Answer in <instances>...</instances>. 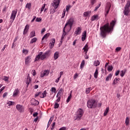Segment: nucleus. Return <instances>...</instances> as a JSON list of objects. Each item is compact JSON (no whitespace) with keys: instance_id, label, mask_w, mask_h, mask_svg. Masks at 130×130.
<instances>
[{"instance_id":"obj_23","label":"nucleus","mask_w":130,"mask_h":130,"mask_svg":"<svg viewBox=\"0 0 130 130\" xmlns=\"http://www.w3.org/2000/svg\"><path fill=\"white\" fill-rule=\"evenodd\" d=\"M95 20H98V15H94L93 16H92L91 21H95Z\"/></svg>"},{"instance_id":"obj_42","label":"nucleus","mask_w":130,"mask_h":130,"mask_svg":"<svg viewBox=\"0 0 130 130\" xmlns=\"http://www.w3.org/2000/svg\"><path fill=\"white\" fill-rule=\"evenodd\" d=\"M89 15H90V12H85L83 14L84 17H88Z\"/></svg>"},{"instance_id":"obj_49","label":"nucleus","mask_w":130,"mask_h":130,"mask_svg":"<svg viewBox=\"0 0 130 130\" xmlns=\"http://www.w3.org/2000/svg\"><path fill=\"white\" fill-rule=\"evenodd\" d=\"M45 6L46 4H44L43 6L42 7L41 9V13H42V12H43V11L44 10V9H45Z\"/></svg>"},{"instance_id":"obj_56","label":"nucleus","mask_w":130,"mask_h":130,"mask_svg":"<svg viewBox=\"0 0 130 130\" xmlns=\"http://www.w3.org/2000/svg\"><path fill=\"white\" fill-rule=\"evenodd\" d=\"M42 20V19L41 18L37 17L36 19V22H41Z\"/></svg>"},{"instance_id":"obj_22","label":"nucleus","mask_w":130,"mask_h":130,"mask_svg":"<svg viewBox=\"0 0 130 130\" xmlns=\"http://www.w3.org/2000/svg\"><path fill=\"white\" fill-rule=\"evenodd\" d=\"M59 53L58 52H56L54 54V59L56 60V59H57L58 56H59Z\"/></svg>"},{"instance_id":"obj_63","label":"nucleus","mask_w":130,"mask_h":130,"mask_svg":"<svg viewBox=\"0 0 130 130\" xmlns=\"http://www.w3.org/2000/svg\"><path fill=\"white\" fill-rule=\"evenodd\" d=\"M51 121H52V119H51V118H50V119L48 123V125H50V123H51Z\"/></svg>"},{"instance_id":"obj_57","label":"nucleus","mask_w":130,"mask_h":130,"mask_svg":"<svg viewBox=\"0 0 130 130\" xmlns=\"http://www.w3.org/2000/svg\"><path fill=\"white\" fill-rule=\"evenodd\" d=\"M90 3H91V4L92 5V6H93L94 5V4H95V3H96V0H90Z\"/></svg>"},{"instance_id":"obj_59","label":"nucleus","mask_w":130,"mask_h":130,"mask_svg":"<svg viewBox=\"0 0 130 130\" xmlns=\"http://www.w3.org/2000/svg\"><path fill=\"white\" fill-rule=\"evenodd\" d=\"M7 46H8V45H4V47L3 48V49L1 50V51L3 52V51H4L5 50V49H6V47H7Z\"/></svg>"},{"instance_id":"obj_60","label":"nucleus","mask_w":130,"mask_h":130,"mask_svg":"<svg viewBox=\"0 0 130 130\" xmlns=\"http://www.w3.org/2000/svg\"><path fill=\"white\" fill-rule=\"evenodd\" d=\"M57 99L56 100L57 102H59V101H60V96L59 95L58 96V97H57Z\"/></svg>"},{"instance_id":"obj_10","label":"nucleus","mask_w":130,"mask_h":130,"mask_svg":"<svg viewBox=\"0 0 130 130\" xmlns=\"http://www.w3.org/2000/svg\"><path fill=\"white\" fill-rule=\"evenodd\" d=\"M82 32V28L80 27H78L74 32V35L77 36V35H80Z\"/></svg>"},{"instance_id":"obj_20","label":"nucleus","mask_w":130,"mask_h":130,"mask_svg":"<svg viewBox=\"0 0 130 130\" xmlns=\"http://www.w3.org/2000/svg\"><path fill=\"white\" fill-rule=\"evenodd\" d=\"M31 81H32V79L30 77L28 76L26 80V84L27 85V86H29V84L31 83Z\"/></svg>"},{"instance_id":"obj_2","label":"nucleus","mask_w":130,"mask_h":130,"mask_svg":"<svg viewBox=\"0 0 130 130\" xmlns=\"http://www.w3.org/2000/svg\"><path fill=\"white\" fill-rule=\"evenodd\" d=\"M50 52V50H48L44 54L42 52H40L36 57L35 61H39L40 59H41V60H43V59H45V58H46V57L49 56Z\"/></svg>"},{"instance_id":"obj_45","label":"nucleus","mask_w":130,"mask_h":130,"mask_svg":"<svg viewBox=\"0 0 130 130\" xmlns=\"http://www.w3.org/2000/svg\"><path fill=\"white\" fill-rule=\"evenodd\" d=\"M118 80H119V78H115L113 82V84L115 85V84H117V81H118Z\"/></svg>"},{"instance_id":"obj_25","label":"nucleus","mask_w":130,"mask_h":130,"mask_svg":"<svg viewBox=\"0 0 130 130\" xmlns=\"http://www.w3.org/2000/svg\"><path fill=\"white\" fill-rule=\"evenodd\" d=\"M91 90H92V87H88L86 89L85 93L86 94H89V93H90V92H91Z\"/></svg>"},{"instance_id":"obj_6","label":"nucleus","mask_w":130,"mask_h":130,"mask_svg":"<svg viewBox=\"0 0 130 130\" xmlns=\"http://www.w3.org/2000/svg\"><path fill=\"white\" fill-rule=\"evenodd\" d=\"M110 8H111V3H110V2H108L106 5L105 8L106 13L105 14V15L106 16L108 15V13H109V11L110 10Z\"/></svg>"},{"instance_id":"obj_29","label":"nucleus","mask_w":130,"mask_h":130,"mask_svg":"<svg viewBox=\"0 0 130 130\" xmlns=\"http://www.w3.org/2000/svg\"><path fill=\"white\" fill-rule=\"evenodd\" d=\"M124 75H125V70L121 71L120 76L122 78Z\"/></svg>"},{"instance_id":"obj_34","label":"nucleus","mask_w":130,"mask_h":130,"mask_svg":"<svg viewBox=\"0 0 130 130\" xmlns=\"http://www.w3.org/2000/svg\"><path fill=\"white\" fill-rule=\"evenodd\" d=\"M112 77V74H110L108 76V77L106 78V81H109V80H110Z\"/></svg>"},{"instance_id":"obj_1","label":"nucleus","mask_w":130,"mask_h":130,"mask_svg":"<svg viewBox=\"0 0 130 130\" xmlns=\"http://www.w3.org/2000/svg\"><path fill=\"white\" fill-rule=\"evenodd\" d=\"M115 25V21L114 20L112 21V22L110 23H106L104 26L101 27V35L104 38L106 37V33H110L111 31L113 30V27Z\"/></svg>"},{"instance_id":"obj_8","label":"nucleus","mask_w":130,"mask_h":130,"mask_svg":"<svg viewBox=\"0 0 130 130\" xmlns=\"http://www.w3.org/2000/svg\"><path fill=\"white\" fill-rule=\"evenodd\" d=\"M59 2L60 0H53V3L51 4V6L55 7V9H57L58 6H59Z\"/></svg>"},{"instance_id":"obj_35","label":"nucleus","mask_w":130,"mask_h":130,"mask_svg":"<svg viewBox=\"0 0 130 130\" xmlns=\"http://www.w3.org/2000/svg\"><path fill=\"white\" fill-rule=\"evenodd\" d=\"M37 41V38H34L30 42V43L31 44L35 43V42H36Z\"/></svg>"},{"instance_id":"obj_54","label":"nucleus","mask_w":130,"mask_h":130,"mask_svg":"<svg viewBox=\"0 0 130 130\" xmlns=\"http://www.w3.org/2000/svg\"><path fill=\"white\" fill-rule=\"evenodd\" d=\"M100 6H101V4H99L98 6L95 7V8L94 9V11L95 12L96 11H97V10H98V9H99V8H100Z\"/></svg>"},{"instance_id":"obj_27","label":"nucleus","mask_w":130,"mask_h":130,"mask_svg":"<svg viewBox=\"0 0 130 130\" xmlns=\"http://www.w3.org/2000/svg\"><path fill=\"white\" fill-rule=\"evenodd\" d=\"M100 64V61H99L98 60H96V61H94L93 63V66L94 67H98Z\"/></svg>"},{"instance_id":"obj_15","label":"nucleus","mask_w":130,"mask_h":130,"mask_svg":"<svg viewBox=\"0 0 130 130\" xmlns=\"http://www.w3.org/2000/svg\"><path fill=\"white\" fill-rule=\"evenodd\" d=\"M56 9L55 8V7H53L52 6H51L50 7V14H54V13H55L56 11Z\"/></svg>"},{"instance_id":"obj_47","label":"nucleus","mask_w":130,"mask_h":130,"mask_svg":"<svg viewBox=\"0 0 130 130\" xmlns=\"http://www.w3.org/2000/svg\"><path fill=\"white\" fill-rule=\"evenodd\" d=\"M3 80L5 81V82H9V77L4 76Z\"/></svg>"},{"instance_id":"obj_18","label":"nucleus","mask_w":130,"mask_h":130,"mask_svg":"<svg viewBox=\"0 0 130 130\" xmlns=\"http://www.w3.org/2000/svg\"><path fill=\"white\" fill-rule=\"evenodd\" d=\"M46 95H47V92H46V90H45L42 93L41 92L40 98H45V97H46Z\"/></svg>"},{"instance_id":"obj_48","label":"nucleus","mask_w":130,"mask_h":130,"mask_svg":"<svg viewBox=\"0 0 130 130\" xmlns=\"http://www.w3.org/2000/svg\"><path fill=\"white\" fill-rule=\"evenodd\" d=\"M51 91L52 93H55V92H56V89L55 87H52Z\"/></svg>"},{"instance_id":"obj_52","label":"nucleus","mask_w":130,"mask_h":130,"mask_svg":"<svg viewBox=\"0 0 130 130\" xmlns=\"http://www.w3.org/2000/svg\"><path fill=\"white\" fill-rule=\"evenodd\" d=\"M40 94H41V92H38V93H36L35 95V98H36V97H38V96H40Z\"/></svg>"},{"instance_id":"obj_58","label":"nucleus","mask_w":130,"mask_h":130,"mask_svg":"<svg viewBox=\"0 0 130 130\" xmlns=\"http://www.w3.org/2000/svg\"><path fill=\"white\" fill-rule=\"evenodd\" d=\"M6 88V86H3L2 88L0 89V94L5 90V88Z\"/></svg>"},{"instance_id":"obj_16","label":"nucleus","mask_w":130,"mask_h":130,"mask_svg":"<svg viewBox=\"0 0 130 130\" xmlns=\"http://www.w3.org/2000/svg\"><path fill=\"white\" fill-rule=\"evenodd\" d=\"M28 30H29V25L27 24L24 28V29L23 30V35H26L27 34V32H28Z\"/></svg>"},{"instance_id":"obj_62","label":"nucleus","mask_w":130,"mask_h":130,"mask_svg":"<svg viewBox=\"0 0 130 130\" xmlns=\"http://www.w3.org/2000/svg\"><path fill=\"white\" fill-rule=\"evenodd\" d=\"M8 96V92H5L3 94V98H5V97H7Z\"/></svg>"},{"instance_id":"obj_38","label":"nucleus","mask_w":130,"mask_h":130,"mask_svg":"<svg viewBox=\"0 0 130 130\" xmlns=\"http://www.w3.org/2000/svg\"><path fill=\"white\" fill-rule=\"evenodd\" d=\"M29 52V51L28 50H26L25 49H23L22 50V53H24L25 55L28 54V53Z\"/></svg>"},{"instance_id":"obj_51","label":"nucleus","mask_w":130,"mask_h":130,"mask_svg":"<svg viewBox=\"0 0 130 130\" xmlns=\"http://www.w3.org/2000/svg\"><path fill=\"white\" fill-rule=\"evenodd\" d=\"M58 107H59V105L57 103H55L54 104V108L56 109V108H58Z\"/></svg>"},{"instance_id":"obj_12","label":"nucleus","mask_w":130,"mask_h":130,"mask_svg":"<svg viewBox=\"0 0 130 130\" xmlns=\"http://www.w3.org/2000/svg\"><path fill=\"white\" fill-rule=\"evenodd\" d=\"M31 103L32 104V105H35V106L39 105V102H38V101L35 100V99H31Z\"/></svg>"},{"instance_id":"obj_61","label":"nucleus","mask_w":130,"mask_h":130,"mask_svg":"<svg viewBox=\"0 0 130 130\" xmlns=\"http://www.w3.org/2000/svg\"><path fill=\"white\" fill-rule=\"evenodd\" d=\"M120 72V71H119V70L117 71L115 74V76H118V75H119Z\"/></svg>"},{"instance_id":"obj_39","label":"nucleus","mask_w":130,"mask_h":130,"mask_svg":"<svg viewBox=\"0 0 130 130\" xmlns=\"http://www.w3.org/2000/svg\"><path fill=\"white\" fill-rule=\"evenodd\" d=\"M7 104L9 105V106H12V105H14L15 104V103L12 101H8L7 102Z\"/></svg>"},{"instance_id":"obj_43","label":"nucleus","mask_w":130,"mask_h":130,"mask_svg":"<svg viewBox=\"0 0 130 130\" xmlns=\"http://www.w3.org/2000/svg\"><path fill=\"white\" fill-rule=\"evenodd\" d=\"M84 66H85V60H83L80 65L81 69H83Z\"/></svg>"},{"instance_id":"obj_24","label":"nucleus","mask_w":130,"mask_h":130,"mask_svg":"<svg viewBox=\"0 0 130 130\" xmlns=\"http://www.w3.org/2000/svg\"><path fill=\"white\" fill-rule=\"evenodd\" d=\"M88 44H86L84 48H83V50H84V52H85L86 54H87V52H88Z\"/></svg>"},{"instance_id":"obj_36","label":"nucleus","mask_w":130,"mask_h":130,"mask_svg":"<svg viewBox=\"0 0 130 130\" xmlns=\"http://www.w3.org/2000/svg\"><path fill=\"white\" fill-rule=\"evenodd\" d=\"M71 99H72V93H71L70 95L67 98V103H69V102H70V101H71Z\"/></svg>"},{"instance_id":"obj_55","label":"nucleus","mask_w":130,"mask_h":130,"mask_svg":"<svg viewBox=\"0 0 130 130\" xmlns=\"http://www.w3.org/2000/svg\"><path fill=\"white\" fill-rule=\"evenodd\" d=\"M116 51H120L121 50V47H118L115 49Z\"/></svg>"},{"instance_id":"obj_44","label":"nucleus","mask_w":130,"mask_h":130,"mask_svg":"<svg viewBox=\"0 0 130 130\" xmlns=\"http://www.w3.org/2000/svg\"><path fill=\"white\" fill-rule=\"evenodd\" d=\"M71 8H72V6H71V5H68L66 7V11L69 12V11H70V10L71 9Z\"/></svg>"},{"instance_id":"obj_30","label":"nucleus","mask_w":130,"mask_h":130,"mask_svg":"<svg viewBox=\"0 0 130 130\" xmlns=\"http://www.w3.org/2000/svg\"><path fill=\"white\" fill-rule=\"evenodd\" d=\"M125 123L126 125H128V123H129V118H128V117H126Z\"/></svg>"},{"instance_id":"obj_32","label":"nucleus","mask_w":130,"mask_h":130,"mask_svg":"<svg viewBox=\"0 0 130 130\" xmlns=\"http://www.w3.org/2000/svg\"><path fill=\"white\" fill-rule=\"evenodd\" d=\"M130 7V0H128L126 4L125 5L124 8H127L128 9H129Z\"/></svg>"},{"instance_id":"obj_50","label":"nucleus","mask_w":130,"mask_h":130,"mask_svg":"<svg viewBox=\"0 0 130 130\" xmlns=\"http://www.w3.org/2000/svg\"><path fill=\"white\" fill-rule=\"evenodd\" d=\"M112 70H113V67L112 66H109L108 68V71H109V72H111V71H112Z\"/></svg>"},{"instance_id":"obj_11","label":"nucleus","mask_w":130,"mask_h":130,"mask_svg":"<svg viewBox=\"0 0 130 130\" xmlns=\"http://www.w3.org/2000/svg\"><path fill=\"white\" fill-rule=\"evenodd\" d=\"M129 12H130L129 8H127L124 7V10L123 13L124 15H125V16H128V14H129Z\"/></svg>"},{"instance_id":"obj_3","label":"nucleus","mask_w":130,"mask_h":130,"mask_svg":"<svg viewBox=\"0 0 130 130\" xmlns=\"http://www.w3.org/2000/svg\"><path fill=\"white\" fill-rule=\"evenodd\" d=\"M87 106L88 108H96L97 107V102L94 99H91L88 101Z\"/></svg>"},{"instance_id":"obj_31","label":"nucleus","mask_w":130,"mask_h":130,"mask_svg":"<svg viewBox=\"0 0 130 130\" xmlns=\"http://www.w3.org/2000/svg\"><path fill=\"white\" fill-rule=\"evenodd\" d=\"M25 8L26 9H28V10H30V9H31V3H27L26 4V6H25Z\"/></svg>"},{"instance_id":"obj_64","label":"nucleus","mask_w":130,"mask_h":130,"mask_svg":"<svg viewBox=\"0 0 130 130\" xmlns=\"http://www.w3.org/2000/svg\"><path fill=\"white\" fill-rule=\"evenodd\" d=\"M66 129H67V128H66V127H62L59 130H66Z\"/></svg>"},{"instance_id":"obj_41","label":"nucleus","mask_w":130,"mask_h":130,"mask_svg":"<svg viewBox=\"0 0 130 130\" xmlns=\"http://www.w3.org/2000/svg\"><path fill=\"white\" fill-rule=\"evenodd\" d=\"M61 92H62V88H60L59 90L58 91L56 97H58L60 94H61Z\"/></svg>"},{"instance_id":"obj_19","label":"nucleus","mask_w":130,"mask_h":130,"mask_svg":"<svg viewBox=\"0 0 130 130\" xmlns=\"http://www.w3.org/2000/svg\"><path fill=\"white\" fill-rule=\"evenodd\" d=\"M99 71V68H96L95 69V71L94 73V77L95 78V79H97V78H98Z\"/></svg>"},{"instance_id":"obj_26","label":"nucleus","mask_w":130,"mask_h":130,"mask_svg":"<svg viewBox=\"0 0 130 130\" xmlns=\"http://www.w3.org/2000/svg\"><path fill=\"white\" fill-rule=\"evenodd\" d=\"M49 36V34L47 33L46 34H45L43 38L42 39V41H43V40H44V39H47V38H48V37Z\"/></svg>"},{"instance_id":"obj_4","label":"nucleus","mask_w":130,"mask_h":130,"mask_svg":"<svg viewBox=\"0 0 130 130\" xmlns=\"http://www.w3.org/2000/svg\"><path fill=\"white\" fill-rule=\"evenodd\" d=\"M83 115H84V111L83 110V109L79 108L76 112L75 120H81V119H82V117L83 116Z\"/></svg>"},{"instance_id":"obj_17","label":"nucleus","mask_w":130,"mask_h":130,"mask_svg":"<svg viewBox=\"0 0 130 130\" xmlns=\"http://www.w3.org/2000/svg\"><path fill=\"white\" fill-rule=\"evenodd\" d=\"M54 43H55V39L53 38L51 40L50 43V44H51L50 48H53V46H54Z\"/></svg>"},{"instance_id":"obj_7","label":"nucleus","mask_w":130,"mask_h":130,"mask_svg":"<svg viewBox=\"0 0 130 130\" xmlns=\"http://www.w3.org/2000/svg\"><path fill=\"white\" fill-rule=\"evenodd\" d=\"M17 13H18V10L17 9L12 11L10 19L12 20V22H14V20L16 18V15H17Z\"/></svg>"},{"instance_id":"obj_46","label":"nucleus","mask_w":130,"mask_h":130,"mask_svg":"<svg viewBox=\"0 0 130 130\" xmlns=\"http://www.w3.org/2000/svg\"><path fill=\"white\" fill-rule=\"evenodd\" d=\"M64 16H66V9L63 10V12L62 14L61 19H63L64 18Z\"/></svg>"},{"instance_id":"obj_13","label":"nucleus","mask_w":130,"mask_h":130,"mask_svg":"<svg viewBox=\"0 0 130 130\" xmlns=\"http://www.w3.org/2000/svg\"><path fill=\"white\" fill-rule=\"evenodd\" d=\"M30 60H31V56H27L25 58V64H28L29 62H30Z\"/></svg>"},{"instance_id":"obj_21","label":"nucleus","mask_w":130,"mask_h":130,"mask_svg":"<svg viewBox=\"0 0 130 130\" xmlns=\"http://www.w3.org/2000/svg\"><path fill=\"white\" fill-rule=\"evenodd\" d=\"M18 94H19V89H15L13 92V96L16 97V96H17Z\"/></svg>"},{"instance_id":"obj_14","label":"nucleus","mask_w":130,"mask_h":130,"mask_svg":"<svg viewBox=\"0 0 130 130\" xmlns=\"http://www.w3.org/2000/svg\"><path fill=\"white\" fill-rule=\"evenodd\" d=\"M86 36H87V31H86V30H85L82 33V38H81L82 41H85Z\"/></svg>"},{"instance_id":"obj_28","label":"nucleus","mask_w":130,"mask_h":130,"mask_svg":"<svg viewBox=\"0 0 130 130\" xmlns=\"http://www.w3.org/2000/svg\"><path fill=\"white\" fill-rule=\"evenodd\" d=\"M108 111H109V108H106L104 113V116H106L107 115V113H108Z\"/></svg>"},{"instance_id":"obj_9","label":"nucleus","mask_w":130,"mask_h":130,"mask_svg":"<svg viewBox=\"0 0 130 130\" xmlns=\"http://www.w3.org/2000/svg\"><path fill=\"white\" fill-rule=\"evenodd\" d=\"M16 108L17 110H18V111L20 113L24 112L25 110V109H24V107L21 105H17L16 106Z\"/></svg>"},{"instance_id":"obj_33","label":"nucleus","mask_w":130,"mask_h":130,"mask_svg":"<svg viewBox=\"0 0 130 130\" xmlns=\"http://www.w3.org/2000/svg\"><path fill=\"white\" fill-rule=\"evenodd\" d=\"M34 36H35V31H32L30 34L29 37L30 38H32Z\"/></svg>"},{"instance_id":"obj_40","label":"nucleus","mask_w":130,"mask_h":130,"mask_svg":"<svg viewBox=\"0 0 130 130\" xmlns=\"http://www.w3.org/2000/svg\"><path fill=\"white\" fill-rule=\"evenodd\" d=\"M66 28H64V27L63 28V31H62L63 34H62V36H63V37H64V36H66V35L67 34V32H66Z\"/></svg>"},{"instance_id":"obj_5","label":"nucleus","mask_w":130,"mask_h":130,"mask_svg":"<svg viewBox=\"0 0 130 130\" xmlns=\"http://www.w3.org/2000/svg\"><path fill=\"white\" fill-rule=\"evenodd\" d=\"M74 18H71L68 20H67L64 27L67 28L68 26H69L70 27V30L72 29V27H73V25H74Z\"/></svg>"},{"instance_id":"obj_37","label":"nucleus","mask_w":130,"mask_h":130,"mask_svg":"<svg viewBox=\"0 0 130 130\" xmlns=\"http://www.w3.org/2000/svg\"><path fill=\"white\" fill-rule=\"evenodd\" d=\"M43 74L45 76H48V75L49 74V71H48V70L44 71V72H43Z\"/></svg>"},{"instance_id":"obj_53","label":"nucleus","mask_w":130,"mask_h":130,"mask_svg":"<svg viewBox=\"0 0 130 130\" xmlns=\"http://www.w3.org/2000/svg\"><path fill=\"white\" fill-rule=\"evenodd\" d=\"M78 77H79V74L77 73H76L74 75V79L76 80V79H77V78H78Z\"/></svg>"}]
</instances>
